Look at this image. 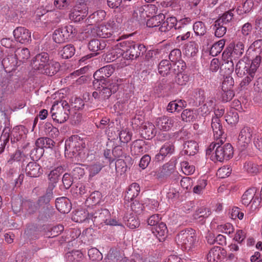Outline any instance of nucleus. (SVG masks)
<instances>
[{"instance_id": "1", "label": "nucleus", "mask_w": 262, "mask_h": 262, "mask_svg": "<svg viewBox=\"0 0 262 262\" xmlns=\"http://www.w3.org/2000/svg\"><path fill=\"white\" fill-rule=\"evenodd\" d=\"M33 69L39 74L48 76L55 74L60 69V64L56 61L50 60L47 53H41L36 55L32 61Z\"/></svg>"}, {"instance_id": "2", "label": "nucleus", "mask_w": 262, "mask_h": 262, "mask_svg": "<svg viewBox=\"0 0 262 262\" xmlns=\"http://www.w3.org/2000/svg\"><path fill=\"white\" fill-rule=\"evenodd\" d=\"M222 144L219 140L211 144L207 150V154H212L211 159L215 161L222 162L224 160L230 159L233 154L232 145L227 143L224 146L220 145Z\"/></svg>"}, {"instance_id": "3", "label": "nucleus", "mask_w": 262, "mask_h": 262, "mask_svg": "<svg viewBox=\"0 0 262 262\" xmlns=\"http://www.w3.org/2000/svg\"><path fill=\"white\" fill-rule=\"evenodd\" d=\"M176 241L182 248L187 251L194 249L199 242L195 230L191 228L181 231L178 234Z\"/></svg>"}, {"instance_id": "4", "label": "nucleus", "mask_w": 262, "mask_h": 262, "mask_svg": "<svg viewBox=\"0 0 262 262\" xmlns=\"http://www.w3.org/2000/svg\"><path fill=\"white\" fill-rule=\"evenodd\" d=\"M244 43L238 41L234 44L232 51L230 53L224 51L222 54V66L224 69H228V73H232L234 70V63L232 59L240 57L244 52Z\"/></svg>"}, {"instance_id": "5", "label": "nucleus", "mask_w": 262, "mask_h": 262, "mask_svg": "<svg viewBox=\"0 0 262 262\" xmlns=\"http://www.w3.org/2000/svg\"><path fill=\"white\" fill-rule=\"evenodd\" d=\"M70 106L66 101L55 102L51 109L52 119L60 123L64 122L68 118Z\"/></svg>"}, {"instance_id": "6", "label": "nucleus", "mask_w": 262, "mask_h": 262, "mask_svg": "<svg viewBox=\"0 0 262 262\" xmlns=\"http://www.w3.org/2000/svg\"><path fill=\"white\" fill-rule=\"evenodd\" d=\"M118 25L114 19H110L93 29V32L98 36L104 38L111 37L114 33L118 32Z\"/></svg>"}, {"instance_id": "7", "label": "nucleus", "mask_w": 262, "mask_h": 262, "mask_svg": "<svg viewBox=\"0 0 262 262\" xmlns=\"http://www.w3.org/2000/svg\"><path fill=\"white\" fill-rule=\"evenodd\" d=\"M260 200L256 194V189L251 188L247 190L242 197V203L245 206H250L251 212L254 211L260 205Z\"/></svg>"}, {"instance_id": "8", "label": "nucleus", "mask_w": 262, "mask_h": 262, "mask_svg": "<svg viewBox=\"0 0 262 262\" xmlns=\"http://www.w3.org/2000/svg\"><path fill=\"white\" fill-rule=\"evenodd\" d=\"M85 147L84 141L77 135L71 136L65 142L66 154L72 153L74 155Z\"/></svg>"}, {"instance_id": "9", "label": "nucleus", "mask_w": 262, "mask_h": 262, "mask_svg": "<svg viewBox=\"0 0 262 262\" xmlns=\"http://www.w3.org/2000/svg\"><path fill=\"white\" fill-rule=\"evenodd\" d=\"M117 41V43L113 47L112 50L106 55L105 59L107 62L113 61L121 56L124 58V54L126 49H127L128 41L121 40L120 42H118L119 40Z\"/></svg>"}, {"instance_id": "10", "label": "nucleus", "mask_w": 262, "mask_h": 262, "mask_svg": "<svg viewBox=\"0 0 262 262\" xmlns=\"http://www.w3.org/2000/svg\"><path fill=\"white\" fill-rule=\"evenodd\" d=\"M255 131H253L249 127H243L238 135L237 144L242 149L246 148L251 142L253 136H254Z\"/></svg>"}, {"instance_id": "11", "label": "nucleus", "mask_w": 262, "mask_h": 262, "mask_svg": "<svg viewBox=\"0 0 262 262\" xmlns=\"http://www.w3.org/2000/svg\"><path fill=\"white\" fill-rule=\"evenodd\" d=\"M88 7L85 4H77L69 14L70 19L74 22H79L82 20L88 14Z\"/></svg>"}, {"instance_id": "12", "label": "nucleus", "mask_w": 262, "mask_h": 262, "mask_svg": "<svg viewBox=\"0 0 262 262\" xmlns=\"http://www.w3.org/2000/svg\"><path fill=\"white\" fill-rule=\"evenodd\" d=\"M95 88L99 89V97L101 99H108L112 94L118 90L117 84H112L105 83V81L99 82Z\"/></svg>"}, {"instance_id": "13", "label": "nucleus", "mask_w": 262, "mask_h": 262, "mask_svg": "<svg viewBox=\"0 0 262 262\" xmlns=\"http://www.w3.org/2000/svg\"><path fill=\"white\" fill-rule=\"evenodd\" d=\"M261 61V57L256 55L254 59V62L251 67V69L249 71V74H246L247 76L241 81L239 86L242 89H245L254 79L255 73Z\"/></svg>"}, {"instance_id": "14", "label": "nucleus", "mask_w": 262, "mask_h": 262, "mask_svg": "<svg viewBox=\"0 0 262 262\" xmlns=\"http://www.w3.org/2000/svg\"><path fill=\"white\" fill-rule=\"evenodd\" d=\"M261 61V57L256 55L254 59V62L251 67V69L249 71V74H246L247 76L241 81L239 86L242 89H245L254 79L255 73Z\"/></svg>"}, {"instance_id": "15", "label": "nucleus", "mask_w": 262, "mask_h": 262, "mask_svg": "<svg viewBox=\"0 0 262 262\" xmlns=\"http://www.w3.org/2000/svg\"><path fill=\"white\" fill-rule=\"evenodd\" d=\"M114 72V69L112 65L104 66L97 70L94 74V86H97L99 82L105 81V78L109 77L113 74Z\"/></svg>"}, {"instance_id": "16", "label": "nucleus", "mask_w": 262, "mask_h": 262, "mask_svg": "<svg viewBox=\"0 0 262 262\" xmlns=\"http://www.w3.org/2000/svg\"><path fill=\"white\" fill-rule=\"evenodd\" d=\"M13 34L15 40L20 43L26 44L31 40V33L25 27H17L14 30Z\"/></svg>"}, {"instance_id": "17", "label": "nucleus", "mask_w": 262, "mask_h": 262, "mask_svg": "<svg viewBox=\"0 0 262 262\" xmlns=\"http://www.w3.org/2000/svg\"><path fill=\"white\" fill-rule=\"evenodd\" d=\"M175 122V119L167 116H163L156 119L155 126L160 130L167 132L169 130Z\"/></svg>"}, {"instance_id": "18", "label": "nucleus", "mask_w": 262, "mask_h": 262, "mask_svg": "<svg viewBox=\"0 0 262 262\" xmlns=\"http://www.w3.org/2000/svg\"><path fill=\"white\" fill-rule=\"evenodd\" d=\"M254 62V59L250 62L248 59L239 60L235 66V72L238 77H242L247 74Z\"/></svg>"}, {"instance_id": "19", "label": "nucleus", "mask_w": 262, "mask_h": 262, "mask_svg": "<svg viewBox=\"0 0 262 262\" xmlns=\"http://www.w3.org/2000/svg\"><path fill=\"white\" fill-rule=\"evenodd\" d=\"M64 170L63 167L61 166H57L51 170L49 174L48 178L51 184L49 185V189H48V190L49 189V191L47 193L48 197L52 196L51 191L55 187V184L57 182L59 177L63 172Z\"/></svg>"}, {"instance_id": "20", "label": "nucleus", "mask_w": 262, "mask_h": 262, "mask_svg": "<svg viewBox=\"0 0 262 262\" xmlns=\"http://www.w3.org/2000/svg\"><path fill=\"white\" fill-rule=\"evenodd\" d=\"M211 127L213 132V136L215 140H219L221 143H223L225 140V137L223 136V130L222 126L220 123V120L217 117H212Z\"/></svg>"}, {"instance_id": "21", "label": "nucleus", "mask_w": 262, "mask_h": 262, "mask_svg": "<svg viewBox=\"0 0 262 262\" xmlns=\"http://www.w3.org/2000/svg\"><path fill=\"white\" fill-rule=\"evenodd\" d=\"M181 58V52L180 50L176 49L172 50L169 55V58L171 60V62H174L173 64V70L176 73V67L180 68L181 67V69H185V63L180 60Z\"/></svg>"}, {"instance_id": "22", "label": "nucleus", "mask_w": 262, "mask_h": 262, "mask_svg": "<svg viewBox=\"0 0 262 262\" xmlns=\"http://www.w3.org/2000/svg\"><path fill=\"white\" fill-rule=\"evenodd\" d=\"M150 230L160 242L164 241L166 237L168 230L166 224L163 222H160L155 227H151Z\"/></svg>"}, {"instance_id": "23", "label": "nucleus", "mask_w": 262, "mask_h": 262, "mask_svg": "<svg viewBox=\"0 0 262 262\" xmlns=\"http://www.w3.org/2000/svg\"><path fill=\"white\" fill-rule=\"evenodd\" d=\"M110 212L107 209H101L96 212L91 217L94 223L97 224L105 223L106 225L108 218H110Z\"/></svg>"}, {"instance_id": "24", "label": "nucleus", "mask_w": 262, "mask_h": 262, "mask_svg": "<svg viewBox=\"0 0 262 262\" xmlns=\"http://www.w3.org/2000/svg\"><path fill=\"white\" fill-rule=\"evenodd\" d=\"M28 133V130L23 125L16 126L13 128L11 133V142L14 143L22 138Z\"/></svg>"}, {"instance_id": "25", "label": "nucleus", "mask_w": 262, "mask_h": 262, "mask_svg": "<svg viewBox=\"0 0 262 262\" xmlns=\"http://www.w3.org/2000/svg\"><path fill=\"white\" fill-rule=\"evenodd\" d=\"M56 207L61 213H68L71 209V204L68 198L61 197L56 199Z\"/></svg>"}, {"instance_id": "26", "label": "nucleus", "mask_w": 262, "mask_h": 262, "mask_svg": "<svg viewBox=\"0 0 262 262\" xmlns=\"http://www.w3.org/2000/svg\"><path fill=\"white\" fill-rule=\"evenodd\" d=\"M42 171L39 165L35 162L29 163L26 167V174L30 177H38L42 173Z\"/></svg>"}, {"instance_id": "27", "label": "nucleus", "mask_w": 262, "mask_h": 262, "mask_svg": "<svg viewBox=\"0 0 262 262\" xmlns=\"http://www.w3.org/2000/svg\"><path fill=\"white\" fill-rule=\"evenodd\" d=\"M174 150V147L171 143H165L160 149L159 153L157 154L155 160L158 162L162 161L169 154H171Z\"/></svg>"}, {"instance_id": "28", "label": "nucleus", "mask_w": 262, "mask_h": 262, "mask_svg": "<svg viewBox=\"0 0 262 262\" xmlns=\"http://www.w3.org/2000/svg\"><path fill=\"white\" fill-rule=\"evenodd\" d=\"M140 191L139 185L136 183H132L129 187L125 195L124 199L126 202L133 201L134 198L137 197Z\"/></svg>"}, {"instance_id": "29", "label": "nucleus", "mask_w": 262, "mask_h": 262, "mask_svg": "<svg viewBox=\"0 0 262 262\" xmlns=\"http://www.w3.org/2000/svg\"><path fill=\"white\" fill-rule=\"evenodd\" d=\"M198 144L195 141H187L184 144L182 153L188 156H193L198 152Z\"/></svg>"}, {"instance_id": "30", "label": "nucleus", "mask_w": 262, "mask_h": 262, "mask_svg": "<svg viewBox=\"0 0 262 262\" xmlns=\"http://www.w3.org/2000/svg\"><path fill=\"white\" fill-rule=\"evenodd\" d=\"M124 54V58L127 60H133L139 56L138 54L137 45L134 42L128 41L127 46Z\"/></svg>"}, {"instance_id": "31", "label": "nucleus", "mask_w": 262, "mask_h": 262, "mask_svg": "<svg viewBox=\"0 0 262 262\" xmlns=\"http://www.w3.org/2000/svg\"><path fill=\"white\" fill-rule=\"evenodd\" d=\"M177 25V19L175 17H169L166 19L162 21L159 30L161 32H166L170 30L173 27L176 29Z\"/></svg>"}, {"instance_id": "32", "label": "nucleus", "mask_w": 262, "mask_h": 262, "mask_svg": "<svg viewBox=\"0 0 262 262\" xmlns=\"http://www.w3.org/2000/svg\"><path fill=\"white\" fill-rule=\"evenodd\" d=\"M155 126L150 122L145 123L142 126L141 135L144 138L149 139L154 137L156 134Z\"/></svg>"}, {"instance_id": "33", "label": "nucleus", "mask_w": 262, "mask_h": 262, "mask_svg": "<svg viewBox=\"0 0 262 262\" xmlns=\"http://www.w3.org/2000/svg\"><path fill=\"white\" fill-rule=\"evenodd\" d=\"M170 166V165L169 163H166L162 167L153 171L151 173L157 179H163L167 177L170 173L171 170Z\"/></svg>"}, {"instance_id": "34", "label": "nucleus", "mask_w": 262, "mask_h": 262, "mask_svg": "<svg viewBox=\"0 0 262 262\" xmlns=\"http://www.w3.org/2000/svg\"><path fill=\"white\" fill-rule=\"evenodd\" d=\"M15 56L18 61L23 62L30 58V52L27 48H18L15 51Z\"/></svg>"}, {"instance_id": "35", "label": "nucleus", "mask_w": 262, "mask_h": 262, "mask_svg": "<svg viewBox=\"0 0 262 262\" xmlns=\"http://www.w3.org/2000/svg\"><path fill=\"white\" fill-rule=\"evenodd\" d=\"M106 16V13L104 10H99L91 14L88 18V22L93 25L103 20Z\"/></svg>"}, {"instance_id": "36", "label": "nucleus", "mask_w": 262, "mask_h": 262, "mask_svg": "<svg viewBox=\"0 0 262 262\" xmlns=\"http://www.w3.org/2000/svg\"><path fill=\"white\" fill-rule=\"evenodd\" d=\"M165 19V15L163 14L152 16L148 19L146 22V25L149 28L160 27L161 22Z\"/></svg>"}, {"instance_id": "37", "label": "nucleus", "mask_w": 262, "mask_h": 262, "mask_svg": "<svg viewBox=\"0 0 262 262\" xmlns=\"http://www.w3.org/2000/svg\"><path fill=\"white\" fill-rule=\"evenodd\" d=\"M198 52V46L195 42L188 43L184 48V54L188 57H194Z\"/></svg>"}, {"instance_id": "38", "label": "nucleus", "mask_w": 262, "mask_h": 262, "mask_svg": "<svg viewBox=\"0 0 262 262\" xmlns=\"http://www.w3.org/2000/svg\"><path fill=\"white\" fill-rule=\"evenodd\" d=\"M88 47L91 51L96 52L104 49L106 47V43L104 40L94 39L90 41Z\"/></svg>"}, {"instance_id": "39", "label": "nucleus", "mask_w": 262, "mask_h": 262, "mask_svg": "<svg viewBox=\"0 0 262 262\" xmlns=\"http://www.w3.org/2000/svg\"><path fill=\"white\" fill-rule=\"evenodd\" d=\"M182 120L186 122L194 121L197 118L196 111L190 109L184 110L181 114Z\"/></svg>"}, {"instance_id": "40", "label": "nucleus", "mask_w": 262, "mask_h": 262, "mask_svg": "<svg viewBox=\"0 0 262 262\" xmlns=\"http://www.w3.org/2000/svg\"><path fill=\"white\" fill-rule=\"evenodd\" d=\"M184 69L182 70L181 67L177 68V76L175 78V82L179 85H184L189 80V76L187 74L183 73Z\"/></svg>"}, {"instance_id": "41", "label": "nucleus", "mask_w": 262, "mask_h": 262, "mask_svg": "<svg viewBox=\"0 0 262 262\" xmlns=\"http://www.w3.org/2000/svg\"><path fill=\"white\" fill-rule=\"evenodd\" d=\"M233 11V10H230L220 16L215 21L217 22V25H219V24L225 25L230 23L232 20L234 16Z\"/></svg>"}, {"instance_id": "42", "label": "nucleus", "mask_w": 262, "mask_h": 262, "mask_svg": "<svg viewBox=\"0 0 262 262\" xmlns=\"http://www.w3.org/2000/svg\"><path fill=\"white\" fill-rule=\"evenodd\" d=\"M238 115L235 108H232L225 116V120L229 124L234 125L238 121Z\"/></svg>"}, {"instance_id": "43", "label": "nucleus", "mask_w": 262, "mask_h": 262, "mask_svg": "<svg viewBox=\"0 0 262 262\" xmlns=\"http://www.w3.org/2000/svg\"><path fill=\"white\" fill-rule=\"evenodd\" d=\"M171 68V66L169 61L167 60H163L159 64L158 72L160 75L165 76L170 73Z\"/></svg>"}, {"instance_id": "44", "label": "nucleus", "mask_w": 262, "mask_h": 262, "mask_svg": "<svg viewBox=\"0 0 262 262\" xmlns=\"http://www.w3.org/2000/svg\"><path fill=\"white\" fill-rule=\"evenodd\" d=\"M255 7L253 0H246L243 4L241 8L237 9V12L239 15H243L250 12Z\"/></svg>"}, {"instance_id": "45", "label": "nucleus", "mask_w": 262, "mask_h": 262, "mask_svg": "<svg viewBox=\"0 0 262 262\" xmlns=\"http://www.w3.org/2000/svg\"><path fill=\"white\" fill-rule=\"evenodd\" d=\"M221 249L219 247H214L212 248L207 255L208 262H215L220 259Z\"/></svg>"}, {"instance_id": "46", "label": "nucleus", "mask_w": 262, "mask_h": 262, "mask_svg": "<svg viewBox=\"0 0 262 262\" xmlns=\"http://www.w3.org/2000/svg\"><path fill=\"white\" fill-rule=\"evenodd\" d=\"M75 52L74 47L72 45H68L64 46L60 51V55L62 58L68 59L72 57Z\"/></svg>"}, {"instance_id": "47", "label": "nucleus", "mask_w": 262, "mask_h": 262, "mask_svg": "<svg viewBox=\"0 0 262 262\" xmlns=\"http://www.w3.org/2000/svg\"><path fill=\"white\" fill-rule=\"evenodd\" d=\"M53 141L49 138H40L36 141V145L41 149L50 148L53 146Z\"/></svg>"}, {"instance_id": "48", "label": "nucleus", "mask_w": 262, "mask_h": 262, "mask_svg": "<svg viewBox=\"0 0 262 262\" xmlns=\"http://www.w3.org/2000/svg\"><path fill=\"white\" fill-rule=\"evenodd\" d=\"M90 218L89 214L82 210L76 211L72 216V220L78 223H82Z\"/></svg>"}, {"instance_id": "49", "label": "nucleus", "mask_w": 262, "mask_h": 262, "mask_svg": "<svg viewBox=\"0 0 262 262\" xmlns=\"http://www.w3.org/2000/svg\"><path fill=\"white\" fill-rule=\"evenodd\" d=\"M225 40L221 39L218 42L214 43L210 50V54L212 56H216L222 51L225 46Z\"/></svg>"}, {"instance_id": "50", "label": "nucleus", "mask_w": 262, "mask_h": 262, "mask_svg": "<svg viewBox=\"0 0 262 262\" xmlns=\"http://www.w3.org/2000/svg\"><path fill=\"white\" fill-rule=\"evenodd\" d=\"M133 17L137 21H140L146 18V12L143 6L135 8L133 13Z\"/></svg>"}, {"instance_id": "51", "label": "nucleus", "mask_w": 262, "mask_h": 262, "mask_svg": "<svg viewBox=\"0 0 262 262\" xmlns=\"http://www.w3.org/2000/svg\"><path fill=\"white\" fill-rule=\"evenodd\" d=\"M62 33L64 35L67 41L72 39L76 34V30L71 25L61 28Z\"/></svg>"}, {"instance_id": "52", "label": "nucleus", "mask_w": 262, "mask_h": 262, "mask_svg": "<svg viewBox=\"0 0 262 262\" xmlns=\"http://www.w3.org/2000/svg\"><path fill=\"white\" fill-rule=\"evenodd\" d=\"M82 253L78 250L68 253L66 255L67 260L70 262H78L82 258Z\"/></svg>"}, {"instance_id": "53", "label": "nucleus", "mask_w": 262, "mask_h": 262, "mask_svg": "<svg viewBox=\"0 0 262 262\" xmlns=\"http://www.w3.org/2000/svg\"><path fill=\"white\" fill-rule=\"evenodd\" d=\"M207 184V180L206 179L203 178L199 179L196 185L193 187V192L198 194L202 193L205 189Z\"/></svg>"}, {"instance_id": "54", "label": "nucleus", "mask_w": 262, "mask_h": 262, "mask_svg": "<svg viewBox=\"0 0 262 262\" xmlns=\"http://www.w3.org/2000/svg\"><path fill=\"white\" fill-rule=\"evenodd\" d=\"M248 51H253L256 54L262 53V39L255 40L249 47Z\"/></svg>"}, {"instance_id": "55", "label": "nucleus", "mask_w": 262, "mask_h": 262, "mask_svg": "<svg viewBox=\"0 0 262 262\" xmlns=\"http://www.w3.org/2000/svg\"><path fill=\"white\" fill-rule=\"evenodd\" d=\"M253 30V26L251 23L247 22L244 24L241 27V33L243 38L245 39L251 37Z\"/></svg>"}, {"instance_id": "56", "label": "nucleus", "mask_w": 262, "mask_h": 262, "mask_svg": "<svg viewBox=\"0 0 262 262\" xmlns=\"http://www.w3.org/2000/svg\"><path fill=\"white\" fill-rule=\"evenodd\" d=\"M227 70L226 74L227 75L224 77V80L222 83V90H225V89H231L232 87L234 85V80L233 78L230 75L232 73L230 74L228 73V69H225Z\"/></svg>"}, {"instance_id": "57", "label": "nucleus", "mask_w": 262, "mask_h": 262, "mask_svg": "<svg viewBox=\"0 0 262 262\" xmlns=\"http://www.w3.org/2000/svg\"><path fill=\"white\" fill-rule=\"evenodd\" d=\"M53 39L57 43H61L67 41L61 28H58L54 31L53 34Z\"/></svg>"}, {"instance_id": "58", "label": "nucleus", "mask_w": 262, "mask_h": 262, "mask_svg": "<svg viewBox=\"0 0 262 262\" xmlns=\"http://www.w3.org/2000/svg\"><path fill=\"white\" fill-rule=\"evenodd\" d=\"M194 33L197 35H203L206 32V28L204 24L202 21L195 23L193 26Z\"/></svg>"}, {"instance_id": "59", "label": "nucleus", "mask_w": 262, "mask_h": 262, "mask_svg": "<svg viewBox=\"0 0 262 262\" xmlns=\"http://www.w3.org/2000/svg\"><path fill=\"white\" fill-rule=\"evenodd\" d=\"M116 170L117 172L122 174L127 171V167L124 161L121 159H119L115 162Z\"/></svg>"}, {"instance_id": "60", "label": "nucleus", "mask_w": 262, "mask_h": 262, "mask_svg": "<svg viewBox=\"0 0 262 262\" xmlns=\"http://www.w3.org/2000/svg\"><path fill=\"white\" fill-rule=\"evenodd\" d=\"M181 168L182 172L186 175L192 174L195 171L194 166L190 165L187 161H183L181 163Z\"/></svg>"}, {"instance_id": "61", "label": "nucleus", "mask_w": 262, "mask_h": 262, "mask_svg": "<svg viewBox=\"0 0 262 262\" xmlns=\"http://www.w3.org/2000/svg\"><path fill=\"white\" fill-rule=\"evenodd\" d=\"M244 168L249 173L254 174L258 171V166L252 161L246 162L244 165Z\"/></svg>"}, {"instance_id": "62", "label": "nucleus", "mask_w": 262, "mask_h": 262, "mask_svg": "<svg viewBox=\"0 0 262 262\" xmlns=\"http://www.w3.org/2000/svg\"><path fill=\"white\" fill-rule=\"evenodd\" d=\"M45 131L47 135L52 137H56L59 134L58 129L50 123L45 124Z\"/></svg>"}, {"instance_id": "63", "label": "nucleus", "mask_w": 262, "mask_h": 262, "mask_svg": "<svg viewBox=\"0 0 262 262\" xmlns=\"http://www.w3.org/2000/svg\"><path fill=\"white\" fill-rule=\"evenodd\" d=\"M234 96V92L231 89L225 88V90H222L220 98L223 102H226L231 100Z\"/></svg>"}, {"instance_id": "64", "label": "nucleus", "mask_w": 262, "mask_h": 262, "mask_svg": "<svg viewBox=\"0 0 262 262\" xmlns=\"http://www.w3.org/2000/svg\"><path fill=\"white\" fill-rule=\"evenodd\" d=\"M255 35L258 37H262V17H257L255 20Z\"/></svg>"}]
</instances>
